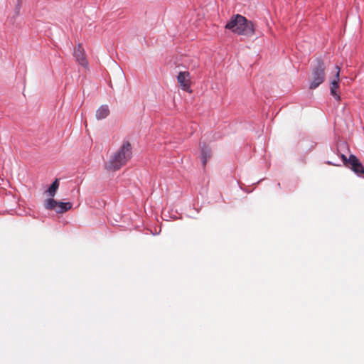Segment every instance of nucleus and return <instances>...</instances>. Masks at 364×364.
I'll list each match as a JSON object with an SVG mask.
<instances>
[{"mask_svg": "<svg viewBox=\"0 0 364 364\" xmlns=\"http://www.w3.org/2000/svg\"><path fill=\"white\" fill-rule=\"evenodd\" d=\"M225 28L230 30L237 35L252 36L255 31V25L252 21L247 20L240 14H236L231 17Z\"/></svg>", "mask_w": 364, "mask_h": 364, "instance_id": "nucleus-1", "label": "nucleus"}, {"mask_svg": "<svg viewBox=\"0 0 364 364\" xmlns=\"http://www.w3.org/2000/svg\"><path fill=\"white\" fill-rule=\"evenodd\" d=\"M132 151L131 144L124 141L120 148L114 154L109 161L105 165V168L115 171L120 169L132 158Z\"/></svg>", "mask_w": 364, "mask_h": 364, "instance_id": "nucleus-2", "label": "nucleus"}, {"mask_svg": "<svg viewBox=\"0 0 364 364\" xmlns=\"http://www.w3.org/2000/svg\"><path fill=\"white\" fill-rule=\"evenodd\" d=\"M316 64L312 69L311 72V81L309 85L311 90L317 88L321 84H322L326 78L325 75V65L323 60L321 58H318L316 60Z\"/></svg>", "mask_w": 364, "mask_h": 364, "instance_id": "nucleus-3", "label": "nucleus"}, {"mask_svg": "<svg viewBox=\"0 0 364 364\" xmlns=\"http://www.w3.org/2000/svg\"><path fill=\"white\" fill-rule=\"evenodd\" d=\"M348 164L350 169L359 176L364 177V166L359 161L356 156L350 154L349 156Z\"/></svg>", "mask_w": 364, "mask_h": 364, "instance_id": "nucleus-4", "label": "nucleus"}, {"mask_svg": "<svg viewBox=\"0 0 364 364\" xmlns=\"http://www.w3.org/2000/svg\"><path fill=\"white\" fill-rule=\"evenodd\" d=\"M336 73L335 75V79L331 82L330 85V92L333 98L339 102L341 100L339 90V80H340V70L341 68L338 65L336 66Z\"/></svg>", "mask_w": 364, "mask_h": 364, "instance_id": "nucleus-5", "label": "nucleus"}, {"mask_svg": "<svg viewBox=\"0 0 364 364\" xmlns=\"http://www.w3.org/2000/svg\"><path fill=\"white\" fill-rule=\"evenodd\" d=\"M177 81L183 90L189 93L192 92V90L191 89V77L188 72H179L177 76Z\"/></svg>", "mask_w": 364, "mask_h": 364, "instance_id": "nucleus-6", "label": "nucleus"}, {"mask_svg": "<svg viewBox=\"0 0 364 364\" xmlns=\"http://www.w3.org/2000/svg\"><path fill=\"white\" fill-rule=\"evenodd\" d=\"M73 55L76 61L82 67L87 68L88 61L86 58L85 52L82 43H78L74 48Z\"/></svg>", "mask_w": 364, "mask_h": 364, "instance_id": "nucleus-7", "label": "nucleus"}, {"mask_svg": "<svg viewBox=\"0 0 364 364\" xmlns=\"http://www.w3.org/2000/svg\"><path fill=\"white\" fill-rule=\"evenodd\" d=\"M109 114V109L107 105H102L96 112V117L97 119L106 118Z\"/></svg>", "mask_w": 364, "mask_h": 364, "instance_id": "nucleus-8", "label": "nucleus"}, {"mask_svg": "<svg viewBox=\"0 0 364 364\" xmlns=\"http://www.w3.org/2000/svg\"><path fill=\"white\" fill-rule=\"evenodd\" d=\"M201 155H202L203 165V166H205L206 163H207V161L209 159H210V157H211V150H210V149L208 146H205V145L202 146V148H201Z\"/></svg>", "mask_w": 364, "mask_h": 364, "instance_id": "nucleus-9", "label": "nucleus"}, {"mask_svg": "<svg viewBox=\"0 0 364 364\" xmlns=\"http://www.w3.org/2000/svg\"><path fill=\"white\" fill-rule=\"evenodd\" d=\"M58 202L53 198H49L46 200L45 207L48 210H54L58 213Z\"/></svg>", "mask_w": 364, "mask_h": 364, "instance_id": "nucleus-10", "label": "nucleus"}, {"mask_svg": "<svg viewBox=\"0 0 364 364\" xmlns=\"http://www.w3.org/2000/svg\"><path fill=\"white\" fill-rule=\"evenodd\" d=\"M59 187V180L56 178L50 185V186L47 190V193L49 196L53 197L55 195L56 191Z\"/></svg>", "mask_w": 364, "mask_h": 364, "instance_id": "nucleus-11", "label": "nucleus"}, {"mask_svg": "<svg viewBox=\"0 0 364 364\" xmlns=\"http://www.w3.org/2000/svg\"><path fill=\"white\" fill-rule=\"evenodd\" d=\"M72 208V203L68 202V203H63V202H58V213H63L68 210L71 209Z\"/></svg>", "mask_w": 364, "mask_h": 364, "instance_id": "nucleus-12", "label": "nucleus"}, {"mask_svg": "<svg viewBox=\"0 0 364 364\" xmlns=\"http://www.w3.org/2000/svg\"><path fill=\"white\" fill-rule=\"evenodd\" d=\"M341 158H342V159H343V163H344L346 165H348V159H347V158H346V156L345 155H343V154L341 156Z\"/></svg>", "mask_w": 364, "mask_h": 364, "instance_id": "nucleus-13", "label": "nucleus"}, {"mask_svg": "<svg viewBox=\"0 0 364 364\" xmlns=\"http://www.w3.org/2000/svg\"><path fill=\"white\" fill-rule=\"evenodd\" d=\"M0 180H2V179L0 178Z\"/></svg>", "mask_w": 364, "mask_h": 364, "instance_id": "nucleus-14", "label": "nucleus"}]
</instances>
